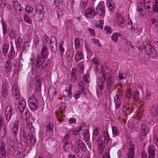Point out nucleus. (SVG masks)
I'll use <instances>...</instances> for the list:
<instances>
[{
    "instance_id": "1",
    "label": "nucleus",
    "mask_w": 158,
    "mask_h": 158,
    "mask_svg": "<svg viewBox=\"0 0 158 158\" xmlns=\"http://www.w3.org/2000/svg\"><path fill=\"white\" fill-rule=\"evenodd\" d=\"M111 142V139L110 138L108 132L107 131L104 132L103 135L99 136L97 142L99 153L101 154L103 152L105 148V143L107 144H109V145L112 147V146L110 144Z\"/></svg>"
},
{
    "instance_id": "2",
    "label": "nucleus",
    "mask_w": 158,
    "mask_h": 158,
    "mask_svg": "<svg viewBox=\"0 0 158 158\" xmlns=\"http://www.w3.org/2000/svg\"><path fill=\"white\" fill-rule=\"evenodd\" d=\"M14 102L16 110L19 111L20 114H23L26 107V102L24 98H23L20 100L19 99H15Z\"/></svg>"
},
{
    "instance_id": "3",
    "label": "nucleus",
    "mask_w": 158,
    "mask_h": 158,
    "mask_svg": "<svg viewBox=\"0 0 158 158\" xmlns=\"http://www.w3.org/2000/svg\"><path fill=\"white\" fill-rule=\"evenodd\" d=\"M29 106L31 110L35 111L38 108V102L35 97L32 95L30 97L28 100Z\"/></svg>"
},
{
    "instance_id": "4",
    "label": "nucleus",
    "mask_w": 158,
    "mask_h": 158,
    "mask_svg": "<svg viewBox=\"0 0 158 158\" xmlns=\"http://www.w3.org/2000/svg\"><path fill=\"white\" fill-rule=\"evenodd\" d=\"M15 111L10 106H8L6 109L5 118L6 120L9 121L10 119L14 118L15 116Z\"/></svg>"
},
{
    "instance_id": "5",
    "label": "nucleus",
    "mask_w": 158,
    "mask_h": 158,
    "mask_svg": "<svg viewBox=\"0 0 158 158\" xmlns=\"http://www.w3.org/2000/svg\"><path fill=\"white\" fill-rule=\"evenodd\" d=\"M13 9L16 13L20 14L23 10L21 5L19 3L17 0H13Z\"/></svg>"
},
{
    "instance_id": "6",
    "label": "nucleus",
    "mask_w": 158,
    "mask_h": 158,
    "mask_svg": "<svg viewBox=\"0 0 158 158\" xmlns=\"http://www.w3.org/2000/svg\"><path fill=\"white\" fill-rule=\"evenodd\" d=\"M135 151V145L133 144L129 145L127 152V158H134Z\"/></svg>"
},
{
    "instance_id": "7",
    "label": "nucleus",
    "mask_w": 158,
    "mask_h": 158,
    "mask_svg": "<svg viewBox=\"0 0 158 158\" xmlns=\"http://www.w3.org/2000/svg\"><path fill=\"white\" fill-rule=\"evenodd\" d=\"M57 41L56 38L54 36H51L50 38V46L52 51L54 53H55L57 50Z\"/></svg>"
},
{
    "instance_id": "8",
    "label": "nucleus",
    "mask_w": 158,
    "mask_h": 158,
    "mask_svg": "<svg viewBox=\"0 0 158 158\" xmlns=\"http://www.w3.org/2000/svg\"><path fill=\"white\" fill-rule=\"evenodd\" d=\"M74 144L76 146V150L77 151H79V149L82 151L85 148V143L79 139H77L75 140Z\"/></svg>"
},
{
    "instance_id": "9",
    "label": "nucleus",
    "mask_w": 158,
    "mask_h": 158,
    "mask_svg": "<svg viewBox=\"0 0 158 158\" xmlns=\"http://www.w3.org/2000/svg\"><path fill=\"white\" fill-rule=\"evenodd\" d=\"M114 80L115 78L112 76L109 75L106 80V89L109 90L112 88V86L114 84Z\"/></svg>"
},
{
    "instance_id": "10",
    "label": "nucleus",
    "mask_w": 158,
    "mask_h": 158,
    "mask_svg": "<svg viewBox=\"0 0 158 158\" xmlns=\"http://www.w3.org/2000/svg\"><path fill=\"white\" fill-rule=\"evenodd\" d=\"M26 134L24 133L23 135V138H26L27 142L29 141V142L30 143L31 146H34L35 145L36 142V140L35 138L33 137L32 134H29L28 136L26 137Z\"/></svg>"
},
{
    "instance_id": "11",
    "label": "nucleus",
    "mask_w": 158,
    "mask_h": 158,
    "mask_svg": "<svg viewBox=\"0 0 158 158\" xmlns=\"http://www.w3.org/2000/svg\"><path fill=\"white\" fill-rule=\"evenodd\" d=\"M85 16L89 19L93 18L96 15V12L93 8H88L85 12Z\"/></svg>"
},
{
    "instance_id": "12",
    "label": "nucleus",
    "mask_w": 158,
    "mask_h": 158,
    "mask_svg": "<svg viewBox=\"0 0 158 158\" xmlns=\"http://www.w3.org/2000/svg\"><path fill=\"white\" fill-rule=\"evenodd\" d=\"M148 158H155V156L156 148L152 145H149L148 148Z\"/></svg>"
},
{
    "instance_id": "13",
    "label": "nucleus",
    "mask_w": 158,
    "mask_h": 158,
    "mask_svg": "<svg viewBox=\"0 0 158 158\" xmlns=\"http://www.w3.org/2000/svg\"><path fill=\"white\" fill-rule=\"evenodd\" d=\"M6 147L7 150L13 151L15 150L13 143L10 137L7 138Z\"/></svg>"
},
{
    "instance_id": "14",
    "label": "nucleus",
    "mask_w": 158,
    "mask_h": 158,
    "mask_svg": "<svg viewBox=\"0 0 158 158\" xmlns=\"http://www.w3.org/2000/svg\"><path fill=\"white\" fill-rule=\"evenodd\" d=\"M96 84L97 87L100 90H102L105 87V82L101 77H99L97 78Z\"/></svg>"
},
{
    "instance_id": "15",
    "label": "nucleus",
    "mask_w": 158,
    "mask_h": 158,
    "mask_svg": "<svg viewBox=\"0 0 158 158\" xmlns=\"http://www.w3.org/2000/svg\"><path fill=\"white\" fill-rule=\"evenodd\" d=\"M97 14L100 16L104 17L105 15V8L103 5H98L96 8Z\"/></svg>"
},
{
    "instance_id": "16",
    "label": "nucleus",
    "mask_w": 158,
    "mask_h": 158,
    "mask_svg": "<svg viewBox=\"0 0 158 158\" xmlns=\"http://www.w3.org/2000/svg\"><path fill=\"white\" fill-rule=\"evenodd\" d=\"M56 91L55 88L53 86H50L48 90V95L49 98L52 100L54 98L56 97Z\"/></svg>"
},
{
    "instance_id": "17",
    "label": "nucleus",
    "mask_w": 158,
    "mask_h": 158,
    "mask_svg": "<svg viewBox=\"0 0 158 158\" xmlns=\"http://www.w3.org/2000/svg\"><path fill=\"white\" fill-rule=\"evenodd\" d=\"M150 47V45L148 44L146 46H142V47L139 48V50L144 55H147L149 53V50Z\"/></svg>"
},
{
    "instance_id": "18",
    "label": "nucleus",
    "mask_w": 158,
    "mask_h": 158,
    "mask_svg": "<svg viewBox=\"0 0 158 158\" xmlns=\"http://www.w3.org/2000/svg\"><path fill=\"white\" fill-rule=\"evenodd\" d=\"M12 92L13 94L15 96V99H19L20 97V94L18 86L16 85L13 86Z\"/></svg>"
},
{
    "instance_id": "19",
    "label": "nucleus",
    "mask_w": 158,
    "mask_h": 158,
    "mask_svg": "<svg viewBox=\"0 0 158 158\" xmlns=\"http://www.w3.org/2000/svg\"><path fill=\"white\" fill-rule=\"evenodd\" d=\"M150 114L153 117H156L158 115V105H155L152 107L150 110Z\"/></svg>"
},
{
    "instance_id": "20",
    "label": "nucleus",
    "mask_w": 158,
    "mask_h": 158,
    "mask_svg": "<svg viewBox=\"0 0 158 158\" xmlns=\"http://www.w3.org/2000/svg\"><path fill=\"white\" fill-rule=\"evenodd\" d=\"M84 59V55L82 52L80 51H77L75 56L74 59L75 61L78 62L81 60Z\"/></svg>"
},
{
    "instance_id": "21",
    "label": "nucleus",
    "mask_w": 158,
    "mask_h": 158,
    "mask_svg": "<svg viewBox=\"0 0 158 158\" xmlns=\"http://www.w3.org/2000/svg\"><path fill=\"white\" fill-rule=\"evenodd\" d=\"M123 101V98L121 96L119 95L117 97V99L115 101L116 109H118L120 107L121 103Z\"/></svg>"
},
{
    "instance_id": "22",
    "label": "nucleus",
    "mask_w": 158,
    "mask_h": 158,
    "mask_svg": "<svg viewBox=\"0 0 158 158\" xmlns=\"http://www.w3.org/2000/svg\"><path fill=\"white\" fill-rule=\"evenodd\" d=\"M149 55L153 58H155L157 56V52L153 47L150 45V47L149 49Z\"/></svg>"
},
{
    "instance_id": "23",
    "label": "nucleus",
    "mask_w": 158,
    "mask_h": 158,
    "mask_svg": "<svg viewBox=\"0 0 158 158\" xmlns=\"http://www.w3.org/2000/svg\"><path fill=\"white\" fill-rule=\"evenodd\" d=\"M44 14L40 13L35 11L34 14V17L35 20L39 21L41 20L43 18Z\"/></svg>"
},
{
    "instance_id": "24",
    "label": "nucleus",
    "mask_w": 158,
    "mask_h": 158,
    "mask_svg": "<svg viewBox=\"0 0 158 158\" xmlns=\"http://www.w3.org/2000/svg\"><path fill=\"white\" fill-rule=\"evenodd\" d=\"M48 49L45 45L43 46L41 51V54L43 59H45L48 55Z\"/></svg>"
},
{
    "instance_id": "25",
    "label": "nucleus",
    "mask_w": 158,
    "mask_h": 158,
    "mask_svg": "<svg viewBox=\"0 0 158 158\" xmlns=\"http://www.w3.org/2000/svg\"><path fill=\"white\" fill-rule=\"evenodd\" d=\"M79 89L85 95H86V89L85 83L83 81H81L79 83Z\"/></svg>"
},
{
    "instance_id": "26",
    "label": "nucleus",
    "mask_w": 158,
    "mask_h": 158,
    "mask_svg": "<svg viewBox=\"0 0 158 158\" xmlns=\"http://www.w3.org/2000/svg\"><path fill=\"white\" fill-rule=\"evenodd\" d=\"M141 135L143 136L146 135L148 132V130L147 128L143 124L141 125Z\"/></svg>"
},
{
    "instance_id": "27",
    "label": "nucleus",
    "mask_w": 158,
    "mask_h": 158,
    "mask_svg": "<svg viewBox=\"0 0 158 158\" xmlns=\"http://www.w3.org/2000/svg\"><path fill=\"white\" fill-rule=\"evenodd\" d=\"M8 90L7 87L5 85H2L1 92L2 96L3 98H6L8 94Z\"/></svg>"
},
{
    "instance_id": "28",
    "label": "nucleus",
    "mask_w": 158,
    "mask_h": 158,
    "mask_svg": "<svg viewBox=\"0 0 158 158\" xmlns=\"http://www.w3.org/2000/svg\"><path fill=\"white\" fill-rule=\"evenodd\" d=\"M117 19L120 27H124L125 26L124 18L121 15H119L118 16Z\"/></svg>"
},
{
    "instance_id": "29",
    "label": "nucleus",
    "mask_w": 158,
    "mask_h": 158,
    "mask_svg": "<svg viewBox=\"0 0 158 158\" xmlns=\"http://www.w3.org/2000/svg\"><path fill=\"white\" fill-rule=\"evenodd\" d=\"M137 10L140 13L141 15L142 16H143L144 14L143 13V9L144 8V5L142 3H139L137 4Z\"/></svg>"
},
{
    "instance_id": "30",
    "label": "nucleus",
    "mask_w": 158,
    "mask_h": 158,
    "mask_svg": "<svg viewBox=\"0 0 158 158\" xmlns=\"http://www.w3.org/2000/svg\"><path fill=\"white\" fill-rule=\"evenodd\" d=\"M5 70L7 73L10 72L12 68V64L11 60H8L6 61L5 65Z\"/></svg>"
},
{
    "instance_id": "31",
    "label": "nucleus",
    "mask_w": 158,
    "mask_h": 158,
    "mask_svg": "<svg viewBox=\"0 0 158 158\" xmlns=\"http://www.w3.org/2000/svg\"><path fill=\"white\" fill-rule=\"evenodd\" d=\"M7 128L4 126H2L0 127V136L2 138L4 137L6 135Z\"/></svg>"
},
{
    "instance_id": "32",
    "label": "nucleus",
    "mask_w": 158,
    "mask_h": 158,
    "mask_svg": "<svg viewBox=\"0 0 158 158\" xmlns=\"http://www.w3.org/2000/svg\"><path fill=\"white\" fill-rule=\"evenodd\" d=\"M9 46L6 44H4L2 47V53L5 56H7L8 52Z\"/></svg>"
},
{
    "instance_id": "33",
    "label": "nucleus",
    "mask_w": 158,
    "mask_h": 158,
    "mask_svg": "<svg viewBox=\"0 0 158 158\" xmlns=\"http://www.w3.org/2000/svg\"><path fill=\"white\" fill-rule=\"evenodd\" d=\"M0 157L6 158V151L4 146L3 145L0 146Z\"/></svg>"
},
{
    "instance_id": "34",
    "label": "nucleus",
    "mask_w": 158,
    "mask_h": 158,
    "mask_svg": "<svg viewBox=\"0 0 158 158\" xmlns=\"http://www.w3.org/2000/svg\"><path fill=\"white\" fill-rule=\"evenodd\" d=\"M15 54L14 46L11 45L10 46V51L8 54V57L11 60L13 59L14 57Z\"/></svg>"
},
{
    "instance_id": "35",
    "label": "nucleus",
    "mask_w": 158,
    "mask_h": 158,
    "mask_svg": "<svg viewBox=\"0 0 158 158\" xmlns=\"http://www.w3.org/2000/svg\"><path fill=\"white\" fill-rule=\"evenodd\" d=\"M24 20L27 23L31 24L32 23L31 19L27 14H25L23 16Z\"/></svg>"
},
{
    "instance_id": "36",
    "label": "nucleus",
    "mask_w": 158,
    "mask_h": 158,
    "mask_svg": "<svg viewBox=\"0 0 158 158\" xmlns=\"http://www.w3.org/2000/svg\"><path fill=\"white\" fill-rule=\"evenodd\" d=\"M22 41V39L20 37H19L15 41V45L17 49H19L21 47Z\"/></svg>"
},
{
    "instance_id": "37",
    "label": "nucleus",
    "mask_w": 158,
    "mask_h": 158,
    "mask_svg": "<svg viewBox=\"0 0 158 158\" xmlns=\"http://www.w3.org/2000/svg\"><path fill=\"white\" fill-rule=\"evenodd\" d=\"M111 127L113 135L114 136L118 135L119 133L118 129L116 127L113 126H112Z\"/></svg>"
},
{
    "instance_id": "38",
    "label": "nucleus",
    "mask_w": 158,
    "mask_h": 158,
    "mask_svg": "<svg viewBox=\"0 0 158 158\" xmlns=\"http://www.w3.org/2000/svg\"><path fill=\"white\" fill-rule=\"evenodd\" d=\"M35 11L40 13L44 14V10L43 6L40 5H38Z\"/></svg>"
},
{
    "instance_id": "39",
    "label": "nucleus",
    "mask_w": 158,
    "mask_h": 158,
    "mask_svg": "<svg viewBox=\"0 0 158 158\" xmlns=\"http://www.w3.org/2000/svg\"><path fill=\"white\" fill-rule=\"evenodd\" d=\"M3 8L5 10L7 11H10L12 9L11 6L7 2L4 3Z\"/></svg>"
},
{
    "instance_id": "40",
    "label": "nucleus",
    "mask_w": 158,
    "mask_h": 158,
    "mask_svg": "<svg viewBox=\"0 0 158 158\" xmlns=\"http://www.w3.org/2000/svg\"><path fill=\"white\" fill-rule=\"evenodd\" d=\"M77 69L80 73H81L83 72L84 70V65L82 62H80L79 64Z\"/></svg>"
},
{
    "instance_id": "41",
    "label": "nucleus",
    "mask_w": 158,
    "mask_h": 158,
    "mask_svg": "<svg viewBox=\"0 0 158 158\" xmlns=\"http://www.w3.org/2000/svg\"><path fill=\"white\" fill-rule=\"evenodd\" d=\"M53 124L52 123L48 124L46 127L47 131L49 133H51L53 131Z\"/></svg>"
},
{
    "instance_id": "42",
    "label": "nucleus",
    "mask_w": 158,
    "mask_h": 158,
    "mask_svg": "<svg viewBox=\"0 0 158 158\" xmlns=\"http://www.w3.org/2000/svg\"><path fill=\"white\" fill-rule=\"evenodd\" d=\"M64 44V42L63 41H61L60 44V45L59 47V50L60 52V54L61 55H63V53L64 51V49L63 47V45Z\"/></svg>"
},
{
    "instance_id": "43",
    "label": "nucleus",
    "mask_w": 158,
    "mask_h": 158,
    "mask_svg": "<svg viewBox=\"0 0 158 158\" xmlns=\"http://www.w3.org/2000/svg\"><path fill=\"white\" fill-rule=\"evenodd\" d=\"M41 82L40 81H38L35 85V90L36 91L35 93L39 92L41 90Z\"/></svg>"
},
{
    "instance_id": "44",
    "label": "nucleus",
    "mask_w": 158,
    "mask_h": 158,
    "mask_svg": "<svg viewBox=\"0 0 158 158\" xmlns=\"http://www.w3.org/2000/svg\"><path fill=\"white\" fill-rule=\"evenodd\" d=\"M120 34L118 33H113L111 36V39L115 42H116L117 41L118 37Z\"/></svg>"
},
{
    "instance_id": "45",
    "label": "nucleus",
    "mask_w": 158,
    "mask_h": 158,
    "mask_svg": "<svg viewBox=\"0 0 158 158\" xmlns=\"http://www.w3.org/2000/svg\"><path fill=\"white\" fill-rule=\"evenodd\" d=\"M104 30L105 31L106 33L108 35H110L112 33V29L110 27L107 26H105Z\"/></svg>"
},
{
    "instance_id": "46",
    "label": "nucleus",
    "mask_w": 158,
    "mask_h": 158,
    "mask_svg": "<svg viewBox=\"0 0 158 158\" xmlns=\"http://www.w3.org/2000/svg\"><path fill=\"white\" fill-rule=\"evenodd\" d=\"M131 96V91L129 89H127L126 93L124 94V96L127 98H130Z\"/></svg>"
},
{
    "instance_id": "47",
    "label": "nucleus",
    "mask_w": 158,
    "mask_h": 158,
    "mask_svg": "<svg viewBox=\"0 0 158 158\" xmlns=\"http://www.w3.org/2000/svg\"><path fill=\"white\" fill-rule=\"evenodd\" d=\"M139 93L138 91H135L133 95V99L136 101H138L139 99Z\"/></svg>"
},
{
    "instance_id": "48",
    "label": "nucleus",
    "mask_w": 158,
    "mask_h": 158,
    "mask_svg": "<svg viewBox=\"0 0 158 158\" xmlns=\"http://www.w3.org/2000/svg\"><path fill=\"white\" fill-rule=\"evenodd\" d=\"M63 2V0H55L53 2V3L56 7H59L62 4Z\"/></svg>"
},
{
    "instance_id": "49",
    "label": "nucleus",
    "mask_w": 158,
    "mask_h": 158,
    "mask_svg": "<svg viewBox=\"0 0 158 158\" xmlns=\"http://www.w3.org/2000/svg\"><path fill=\"white\" fill-rule=\"evenodd\" d=\"M19 131V128H11V133L13 136H16Z\"/></svg>"
},
{
    "instance_id": "50",
    "label": "nucleus",
    "mask_w": 158,
    "mask_h": 158,
    "mask_svg": "<svg viewBox=\"0 0 158 158\" xmlns=\"http://www.w3.org/2000/svg\"><path fill=\"white\" fill-rule=\"evenodd\" d=\"M8 32L9 33L10 36L12 39L15 37L16 31H14L13 30H10Z\"/></svg>"
},
{
    "instance_id": "51",
    "label": "nucleus",
    "mask_w": 158,
    "mask_h": 158,
    "mask_svg": "<svg viewBox=\"0 0 158 158\" xmlns=\"http://www.w3.org/2000/svg\"><path fill=\"white\" fill-rule=\"evenodd\" d=\"M26 12L28 14H30L34 11L33 8L30 6H27L25 8Z\"/></svg>"
},
{
    "instance_id": "52",
    "label": "nucleus",
    "mask_w": 158,
    "mask_h": 158,
    "mask_svg": "<svg viewBox=\"0 0 158 158\" xmlns=\"http://www.w3.org/2000/svg\"><path fill=\"white\" fill-rule=\"evenodd\" d=\"M19 122L17 121H15L13 123L11 128H19Z\"/></svg>"
},
{
    "instance_id": "53",
    "label": "nucleus",
    "mask_w": 158,
    "mask_h": 158,
    "mask_svg": "<svg viewBox=\"0 0 158 158\" xmlns=\"http://www.w3.org/2000/svg\"><path fill=\"white\" fill-rule=\"evenodd\" d=\"M123 109L127 112V114L129 115L131 113L132 110V108H130V107L127 106H126L125 107H124Z\"/></svg>"
},
{
    "instance_id": "54",
    "label": "nucleus",
    "mask_w": 158,
    "mask_h": 158,
    "mask_svg": "<svg viewBox=\"0 0 158 158\" xmlns=\"http://www.w3.org/2000/svg\"><path fill=\"white\" fill-rule=\"evenodd\" d=\"M153 142L158 147V136L157 135L154 134L153 135Z\"/></svg>"
},
{
    "instance_id": "55",
    "label": "nucleus",
    "mask_w": 158,
    "mask_h": 158,
    "mask_svg": "<svg viewBox=\"0 0 158 158\" xmlns=\"http://www.w3.org/2000/svg\"><path fill=\"white\" fill-rule=\"evenodd\" d=\"M92 62L97 66L100 65V63H98V59L96 57H94L92 60Z\"/></svg>"
},
{
    "instance_id": "56",
    "label": "nucleus",
    "mask_w": 158,
    "mask_h": 158,
    "mask_svg": "<svg viewBox=\"0 0 158 158\" xmlns=\"http://www.w3.org/2000/svg\"><path fill=\"white\" fill-rule=\"evenodd\" d=\"M113 2H111V3H109V5H108V9L111 11H113L114 9V5L113 4Z\"/></svg>"
},
{
    "instance_id": "57",
    "label": "nucleus",
    "mask_w": 158,
    "mask_h": 158,
    "mask_svg": "<svg viewBox=\"0 0 158 158\" xmlns=\"http://www.w3.org/2000/svg\"><path fill=\"white\" fill-rule=\"evenodd\" d=\"M75 47L77 48H79L80 44L79 40L77 38H75Z\"/></svg>"
},
{
    "instance_id": "58",
    "label": "nucleus",
    "mask_w": 158,
    "mask_h": 158,
    "mask_svg": "<svg viewBox=\"0 0 158 158\" xmlns=\"http://www.w3.org/2000/svg\"><path fill=\"white\" fill-rule=\"evenodd\" d=\"M132 32L135 34L136 35H140L141 33V30L140 29H138V28L135 29L132 31Z\"/></svg>"
},
{
    "instance_id": "59",
    "label": "nucleus",
    "mask_w": 158,
    "mask_h": 158,
    "mask_svg": "<svg viewBox=\"0 0 158 158\" xmlns=\"http://www.w3.org/2000/svg\"><path fill=\"white\" fill-rule=\"evenodd\" d=\"M155 7L154 6L153 7V11L158 13V1H155Z\"/></svg>"
},
{
    "instance_id": "60",
    "label": "nucleus",
    "mask_w": 158,
    "mask_h": 158,
    "mask_svg": "<svg viewBox=\"0 0 158 158\" xmlns=\"http://www.w3.org/2000/svg\"><path fill=\"white\" fill-rule=\"evenodd\" d=\"M128 24L129 25H131V28H130L131 30L132 31L135 29V25L132 23V21L131 20H128Z\"/></svg>"
},
{
    "instance_id": "61",
    "label": "nucleus",
    "mask_w": 158,
    "mask_h": 158,
    "mask_svg": "<svg viewBox=\"0 0 158 158\" xmlns=\"http://www.w3.org/2000/svg\"><path fill=\"white\" fill-rule=\"evenodd\" d=\"M82 130V128L80 127L78 130H74L73 131L72 133L75 135H76L78 134Z\"/></svg>"
},
{
    "instance_id": "62",
    "label": "nucleus",
    "mask_w": 158,
    "mask_h": 158,
    "mask_svg": "<svg viewBox=\"0 0 158 158\" xmlns=\"http://www.w3.org/2000/svg\"><path fill=\"white\" fill-rule=\"evenodd\" d=\"M151 22L153 24H154L155 26L158 27V20L155 19H152Z\"/></svg>"
},
{
    "instance_id": "63",
    "label": "nucleus",
    "mask_w": 158,
    "mask_h": 158,
    "mask_svg": "<svg viewBox=\"0 0 158 158\" xmlns=\"http://www.w3.org/2000/svg\"><path fill=\"white\" fill-rule=\"evenodd\" d=\"M98 26H97L96 25V26L98 27L99 28L102 29L104 24L103 21L102 20H100L98 22Z\"/></svg>"
},
{
    "instance_id": "64",
    "label": "nucleus",
    "mask_w": 158,
    "mask_h": 158,
    "mask_svg": "<svg viewBox=\"0 0 158 158\" xmlns=\"http://www.w3.org/2000/svg\"><path fill=\"white\" fill-rule=\"evenodd\" d=\"M81 94V93L80 91H78L77 93L74 94V97L76 99H77L80 97Z\"/></svg>"
}]
</instances>
